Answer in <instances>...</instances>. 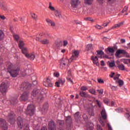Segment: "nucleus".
Here are the masks:
<instances>
[{"mask_svg": "<svg viewBox=\"0 0 130 130\" xmlns=\"http://www.w3.org/2000/svg\"><path fill=\"white\" fill-rule=\"evenodd\" d=\"M42 44H48L49 43V41L48 39H44L41 41Z\"/></svg>", "mask_w": 130, "mask_h": 130, "instance_id": "30", "label": "nucleus"}, {"mask_svg": "<svg viewBox=\"0 0 130 130\" xmlns=\"http://www.w3.org/2000/svg\"><path fill=\"white\" fill-rule=\"evenodd\" d=\"M32 85L29 82H23L20 86L19 90L20 91H24L20 98V101H27L29 99L30 93L28 90L31 89Z\"/></svg>", "mask_w": 130, "mask_h": 130, "instance_id": "1", "label": "nucleus"}, {"mask_svg": "<svg viewBox=\"0 0 130 130\" xmlns=\"http://www.w3.org/2000/svg\"><path fill=\"white\" fill-rule=\"evenodd\" d=\"M0 126L3 130L8 129V124L6 122V120L3 118L0 119Z\"/></svg>", "mask_w": 130, "mask_h": 130, "instance_id": "12", "label": "nucleus"}, {"mask_svg": "<svg viewBox=\"0 0 130 130\" xmlns=\"http://www.w3.org/2000/svg\"><path fill=\"white\" fill-rule=\"evenodd\" d=\"M104 102L105 103V104H108V100H104Z\"/></svg>", "mask_w": 130, "mask_h": 130, "instance_id": "64", "label": "nucleus"}, {"mask_svg": "<svg viewBox=\"0 0 130 130\" xmlns=\"http://www.w3.org/2000/svg\"><path fill=\"white\" fill-rule=\"evenodd\" d=\"M98 82H99L100 83V84H104V81L102 79H98Z\"/></svg>", "mask_w": 130, "mask_h": 130, "instance_id": "57", "label": "nucleus"}, {"mask_svg": "<svg viewBox=\"0 0 130 130\" xmlns=\"http://www.w3.org/2000/svg\"><path fill=\"white\" fill-rule=\"evenodd\" d=\"M46 21L47 23H48L49 24H51L52 22V20H51L48 18L46 19Z\"/></svg>", "mask_w": 130, "mask_h": 130, "instance_id": "52", "label": "nucleus"}, {"mask_svg": "<svg viewBox=\"0 0 130 130\" xmlns=\"http://www.w3.org/2000/svg\"><path fill=\"white\" fill-rule=\"evenodd\" d=\"M125 116L127 117V118L129 120H130V115H129V113H126Z\"/></svg>", "mask_w": 130, "mask_h": 130, "instance_id": "56", "label": "nucleus"}, {"mask_svg": "<svg viewBox=\"0 0 130 130\" xmlns=\"http://www.w3.org/2000/svg\"><path fill=\"white\" fill-rule=\"evenodd\" d=\"M89 93L92 94L93 95H96V90L94 89L91 88L89 90Z\"/></svg>", "mask_w": 130, "mask_h": 130, "instance_id": "32", "label": "nucleus"}, {"mask_svg": "<svg viewBox=\"0 0 130 130\" xmlns=\"http://www.w3.org/2000/svg\"><path fill=\"white\" fill-rule=\"evenodd\" d=\"M127 9H128V6H125L122 11V13H124V12H126Z\"/></svg>", "mask_w": 130, "mask_h": 130, "instance_id": "48", "label": "nucleus"}, {"mask_svg": "<svg viewBox=\"0 0 130 130\" xmlns=\"http://www.w3.org/2000/svg\"><path fill=\"white\" fill-rule=\"evenodd\" d=\"M92 49L93 47L91 44L87 45L86 48V50H92Z\"/></svg>", "mask_w": 130, "mask_h": 130, "instance_id": "31", "label": "nucleus"}, {"mask_svg": "<svg viewBox=\"0 0 130 130\" xmlns=\"http://www.w3.org/2000/svg\"><path fill=\"white\" fill-rule=\"evenodd\" d=\"M119 87H121V86L123 85V81L121 80H119L118 81Z\"/></svg>", "mask_w": 130, "mask_h": 130, "instance_id": "38", "label": "nucleus"}, {"mask_svg": "<svg viewBox=\"0 0 130 130\" xmlns=\"http://www.w3.org/2000/svg\"><path fill=\"white\" fill-rule=\"evenodd\" d=\"M86 129L87 130H93V123H88L86 125Z\"/></svg>", "mask_w": 130, "mask_h": 130, "instance_id": "25", "label": "nucleus"}, {"mask_svg": "<svg viewBox=\"0 0 130 130\" xmlns=\"http://www.w3.org/2000/svg\"><path fill=\"white\" fill-rule=\"evenodd\" d=\"M105 51H106L107 53H108V52H110V53H114V49L112 48H108L105 50Z\"/></svg>", "mask_w": 130, "mask_h": 130, "instance_id": "26", "label": "nucleus"}, {"mask_svg": "<svg viewBox=\"0 0 130 130\" xmlns=\"http://www.w3.org/2000/svg\"><path fill=\"white\" fill-rule=\"evenodd\" d=\"M114 75H115V73L113 72H112L110 75V78H113V76H114Z\"/></svg>", "mask_w": 130, "mask_h": 130, "instance_id": "63", "label": "nucleus"}, {"mask_svg": "<svg viewBox=\"0 0 130 130\" xmlns=\"http://www.w3.org/2000/svg\"><path fill=\"white\" fill-rule=\"evenodd\" d=\"M80 95L81 97H83L84 98H87V97H89V95L87 93H86L85 92H84V91H80Z\"/></svg>", "mask_w": 130, "mask_h": 130, "instance_id": "23", "label": "nucleus"}, {"mask_svg": "<svg viewBox=\"0 0 130 130\" xmlns=\"http://www.w3.org/2000/svg\"><path fill=\"white\" fill-rule=\"evenodd\" d=\"M66 128L68 130L73 129V125H72V118L71 117H68L66 120Z\"/></svg>", "mask_w": 130, "mask_h": 130, "instance_id": "8", "label": "nucleus"}, {"mask_svg": "<svg viewBox=\"0 0 130 130\" xmlns=\"http://www.w3.org/2000/svg\"><path fill=\"white\" fill-rule=\"evenodd\" d=\"M8 84L5 82H3L0 86V91L2 94H5L7 93V90H8Z\"/></svg>", "mask_w": 130, "mask_h": 130, "instance_id": "9", "label": "nucleus"}, {"mask_svg": "<svg viewBox=\"0 0 130 130\" xmlns=\"http://www.w3.org/2000/svg\"><path fill=\"white\" fill-rule=\"evenodd\" d=\"M23 130H30V129H29V125L28 124L25 125V127Z\"/></svg>", "mask_w": 130, "mask_h": 130, "instance_id": "49", "label": "nucleus"}, {"mask_svg": "<svg viewBox=\"0 0 130 130\" xmlns=\"http://www.w3.org/2000/svg\"><path fill=\"white\" fill-rule=\"evenodd\" d=\"M101 66H102V67L105 66V63H104V61H103V60L101 61Z\"/></svg>", "mask_w": 130, "mask_h": 130, "instance_id": "62", "label": "nucleus"}, {"mask_svg": "<svg viewBox=\"0 0 130 130\" xmlns=\"http://www.w3.org/2000/svg\"><path fill=\"white\" fill-rule=\"evenodd\" d=\"M26 114L27 116H33L35 112V107L33 105H28L26 110Z\"/></svg>", "mask_w": 130, "mask_h": 130, "instance_id": "5", "label": "nucleus"}, {"mask_svg": "<svg viewBox=\"0 0 130 130\" xmlns=\"http://www.w3.org/2000/svg\"><path fill=\"white\" fill-rule=\"evenodd\" d=\"M54 46L56 48H59V47H61L62 46V42L60 41H56L55 42Z\"/></svg>", "mask_w": 130, "mask_h": 130, "instance_id": "19", "label": "nucleus"}, {"mask_svg": "<svg viewBox=\"0 0 130 130\" xmlns=\"http://www.w3.org/2000/svg\"><path fill=\"white\" fill-rule=\"evenodd\" d=\"M49 8L51 11H54V8L52 6H51V3H49Z\"/></svg>", "mask_w": 130, "mask_h": 130, "instance_id": "40", "label": "nucleus"}, {"mask_svg": "<svg viewBox=\"0 0 130 130\" xmlns=\"http://www.w3.org/2000/svg\"><path fill=\"white\" fill-rule=\"evenodd\" d=\"M91 59L92 60L94 64H95L97 67L99 66V61H98V57L97 56H92L91 57Z\"/></svg>", "mask_w": 130, "mask_h": 130, "instance_id": "16", "label": "nucleus"}, {"mask_svg": "<svg viewBox=\"0 0 130 130\" xmlns=\"http://www.w3.org/2000/svg\"><path fill=\"white\" fill-rule=\"evenodd\" d=\"M79 54H80L79 51H74L72 53V56L70 58V60H71V61H73V60H77V59L79 58Z\"/></svg>", "mask_w": 130, "mask_h": 130, "instance_id": "11", "label": "nucleus"}, {"mask_svg": "<svg viewBox=\"0 0 130 130\" xmlns=\"http://www.w3.org/2000/svg\"><path fill=\"white\" fill-rule=\"evenodd\" d=\"M97 53L99 55H103L104 54V52L102 50L97 51Z\"/></svg>", "mask_w": 130, "mask_h": 130, "instance_id": "44", "label": "nucleus"}, {"mask_svg": "<svg viewBox=\"0 0 130 130\" xmlns=\"http://www.w3.org/2000/svg\"><path fill=\"white\" fill-rule=\"evenodd\" d=\"M74 116L76 120L77 121H79V120H81V118H82V115L79 112L75 113Z\"/></svg>", "mask_w": 130, "mask_h": 130, "instance_id": "18", "label": "nucleus"}, {"mask_svg": "<svg viewBox=\"0 0 130 130\" xmlns=\"http://www.w3.org/2000/svg\"><path fill=\"white\" fill-rule=\"evenodd\" d=\"M115 66V62L114 61H112L109 63V67L110 68H113Z\"/></svg>", "mask_w": 130, "mask_h": 130, "instance_id": "36", "label": "nucleus"}, {"mask_svg": "<svg viewBox=\"0 0 130 130\" xmlns=\"http://www.w3.org/2000/svg\"><path fill=\"white\" fill-rule=\"evenodd\" d=\"M116 111H117V112H118L119 113H120V112H122V111H123V110L121 108H119L116 110Z\"/></svg>", "mask_w": 130, "mask_h": 130, "instance_id": "42", "label": "nucleus"}, {"mask_svg": "<svg viewBox=\"0 0 130 130\" xmlns=\"http://www.w3.org/2000/svg\"><path fill=\"white\" fill-rule=\"evenodd\" d=\"M50 24H51V27H54L55 26V23L53 21H52V22H51Z\"/></svg>", "mask_w": 130, "mask_h": 130, "instance_id": "61", "label": "nucleus"}, {"mask_svg": "<svg viewBox=\"0 0 130 130\" xmlns=\"http://www.w3.org/2000/svg\"><path fill=\"white\" fill-rule=\"evenodd\" d=\"M123 25V22H121L118 24H115L114 26H112L111 28V29L114 30V29H116V28H119V27H121V26H122Z\"/></svg>", "mask_w": 130, "mask_h": 130, "instance_id": "22", "label": "nucleus"}, {"mask_svg": "<svg viewBox=\"0 0 130 130\" xmlns=\"http://www.w3.org/2000/svg\"><path fill=\"white\" fill-rule=\"evenodd\" d=\"M40 93V90L35 88L33 90L31 95L32 96H33V97H36V96L38 95V101H41V100H43V97H44V94H43L42 92H41V93Z\"/></svg>", "mask_w": 130, "mask_h": 130, "instance_id": "3", "label": "nucleus"}, {"mask_svg": "<svg viewBox=\"0 0 130 130\" xmlns=\"http://www.w3.org/2000/svg\"><path fill=\"white\" fill-rule=\"evenodd\" d=\"M17 125L20 128H23L24 122H23V119H22L21 117H18L17 118Z\"/></svg>", "mask_w": 130, "mask_h": 130, "instance_id": "15", "label": "nucleus"}, {"mask_svg": "<svg viewBox=\"0 0 130 130\" xmlns=\"http://www.w3.org/2000/svg\"><path fill=\"white\" fill-rule=\"evenodd\" d=\"M43 85L45 86V87H52L53 84L50 82V80L47 78L46 81L43 83Z\"/></svg>", "mask_w": 130, "mask_h": 130, "instance_id": "17", "label": "nucleus"}, {"mask_svg": "<svg viewBox=\"0 0 130 130\" xmlns=\"http://www.w3.org/2000/svg\"><path fill=\"white\" fill-rule=\"evenodd\" d=\"M120 54H123V55H126L128 56V53L124 50H118L116 52V56H118Z\"/></svg>", "mask_w": 130, "mask_h": 130, "instance_id": "14", "label": "nucleus"}, {"mask_svg": "<svg viewBox=\"0 0 130 130\" xmlns=\"http://www.w3.org/2000/svg\"><path fill=\"white\" fill-rule=\"evenodd\" d=\"M88 114H89L91 116H93V115H94V112L93 111V110H90L88 112Z\"/></svg>", "mask_w": 130, "mask_h": 130, "instance_id": "45", "label": "nucleus"}, {"mask_svg": "<svg viewBox=\"0 0 130 130\" xmlns=\"http://www.w3.org/2000/svg\"><path fill=\"white\" fill-rule=\"evenodd\" d=\"M46 21L47 23H48L49 24H51L52 22V20H51L48 18L46 19Z\"/></svg>", "mask_w": 130, "mask_h": 130, "instance_id": "53", "label": "nucleus"}, {"mask_svg": "<svg viewBox=\"0 0 130 130\" xmlns=\"http://www.w3.org/2000/svg\"><path fill=\"white\" fill-rule=\"evenodd\" d=\"M4 37H5V34L3 32V31L0 30V40H2L4 39Z\"/></svg>", "mask_w": 130, "mask_h": 130, "instance_id": "34", "label": "nucleus"}, {"mask_svg": "<svg viewBox=\"0 0 130 130\" xmlns=\"http://www.w3.org/2000/svg\"><path fill=\"white\" fill-rule=\"evenodd\" d=\"M0 7L2 10H3L4 11H6L7 10V6H5V4L3 2H0Z\"/></svg>", "mask_w": 130, "mask_h": 130, "instance_id": "28", "label": "nucleus"}, {"mask_svg": "<svg viewBox=\"0 0 130 130\" xmlns=\"http://www.w3.org/2000/svg\"><path fill=\"white\" fill-rule=\"evenodd\" d=\"M87 87H86V86H82V87H81V91H86V90H87Z\"/></svg>", "mask_w": 130, "mask_h": 130, "instance_id": "50", "label": "nucleus"}, {"mask_svg": "<svg viewBox=\"0 0 130 130\" xmlns=\"http://www.w3.org/2000/svg\"><path fill=\"white\" fill-rule=\"evenodd\" d=\"M120 76V75L118 74V75H117L114 78V80H118V78H119Z\"/></svg>", "mask_w": 130, "mask_h": 130, "instance_id": "59", "label": "nucleus"}, {"mask_svg": "<svg viewBox=\"0 0 130 130\" xmlns=\"http://www.w3.org/2000/svg\"><path fill=\"white\" fill-rule=\"evenodd\" d=\"M111 89H112L113 91H116V90H117V86H114L111 85Z\"/></svg>", "mask_w": 130, "mask_h": 130, "instance_id": "43", "label": "nucleus"}, {"mask_svg": "<svg viewBox=\"0 0 130 130\" xmlns=\"http://www.w3.org/2000/svg\"><path fill=\"white\" fill-rule=\"evenodd\" d=\"M48 126L49 130H56V126H55V124L53 120H51L49 122Z\"/></svg>", "mask_w": 130, "mask_h": 130, "instance_id": "13", "label": "nucleus"}, {"mask_svg": "<svg viewBox=\"0 0 130 130\" xmlns=\"http://www.w3.org/2000/svg\"><path fill=\"white\" fill-rule=\"evenodd\" d=\"M79 3V0H72L71 1V5L72 8H76L78 6Z\"/></svg>", "mask_w": 130, "mask_h": 130, "instance_id": "21", "label": "nucleus"}, {"mask_svg": "<svg viewBox=\"0 0 130 130\" xmlns=\"http://www.w3.org/2000/svg\"><path fill=\"white\" fill-rule=\"evenodd\" d=\"M95 28L96 29H98V30H101L102 29H103V27L98 24H96L95 26Z\"/></svg>", "mask_w": 130, "mask_h": 130, "instance_id": "39", "label": "nucleus"}, {"mask_svg": "<svg viewBox=\"0 0 130 130\" xmlns=\"http://www.w3.org/2000/svg\"><path fill=\"white\" fill-rule=\"evenodd\" d=\"M63 46H67L68 45V41H63L62 42Z\"/></svg>", "mask_w": 130, "mask_h": 130, "instance_id": "55", "label": "nucleus"}, {"mask_svg": "<svg viewBox=\"0 0 130 130\" xmlns=\"http://www.w3.org/2000/svg\"><path fill=\"white\" fill-rule=\"evenodd\" d=\"M98 93L102 95V94H103V89H98L97 90Z\"/></svg>", "mask_w": 130, "mask_h": 130, "instance_id": "51", "label": "nucleus"}, {"mask_svg": "<svg viewBox=\"0 0 130 130\" xmlns=\"http://www.w3.org/2000/svg\"><path fill=\"white\" fill-rule=\"evenodd\" d=\"M6 66L7 67L8 73H9L12 78H16V77L19 75V72L21 69L20 66L14 65L12 64V63L8 62L6 63Z\"/></svg>", "mask_w": 130, "mask_h": 130, "instance_id": "2", "label": "nucleus"}, {"mask_svg": "<svg viewBox=\"0 0 130 130\" xmlns=\"http://www.w3.org/2000/svg\"><path fill=\"white\" fill-rule=\"evenodd\" d=\"M13 37L15 40H18V39H19V36L17 35H14Z\"/></svg>", "mask_w": 130, "mask_h": 130, "instance_id": "54", "label": "nucleus"}, {"mask_svg": "<svg viewBox=\"0 0 130 130\" xmlns=\"http://www.w3.org/2000/svg\"><path fill=\"white\" fill-rule=\"evenodd\" d=\"M31 17H32V18H33L34 20H36L37 19V15H36V14H35V13L31 14Z\"/></svg>", "mask_w": 130, "mask_h": 130, "instance_id": "41", "label": "nucleus"}, {"mask_svg": "<svg viewBox=\"0 0 130 130\" xmlns=\"http://www.w3.org/2000/svg\"><path fill=\"white\" fill-rule=\"evenodd\" d=\"M55 16L57 17V18H58V19H61V18H62L61 14L60 13V12L59 11H56L55 12Z\"/></svg>", "mask_w": 130, "mask_h": 130, "instance_id": "24", "label": "nucleus"}, {"mask_svg": "<svg viewBox=\"0 0 130 130\" xmlns=\"http://www.w3.org/2000/svg\"><path fill=\"white\" fill-rule=\"evenodd\" d=\"M11 104H17L18 103V100L17 98H14L10 101Z\"/></svg>", "mask_w": 130, "mask_h": 130, "instance_id": "29", "label": "nucleus"}, {"mask_svg": "<svg viewBox=\"0 0 130 130\" xmlns=\"http://www.w3.org/2000/svg\"><path fill=\"white\" fill-rule=\"evenodd\" d=\"M57 122L58 124L60 125L61 126H62V125L64 124V121L62 120H58Z\"/></svg>", "mask_w": 130, "mask_h": 130, "instance_id": "35", "label": "nucleus"}, {"mask_svg": "<svg viewBox=\"0 0 130 130\" xmlns=\"http://www.w3.org/2000/svg\"><path fill=\"white\" fill-rule=\"evenodd\" d=\"M21 51L22 53L24 54L26 57H27V58H29V59H30V60H34V58H35V55H34V54L27 53V51H28V50L25 47L22 48Z\"/></svg>", "mask_w": 130, "mask_h": 130, "instance_id": "6", "label": "nucleus"}, {"mask_svg": "<svg viewBox=\"0 0 130 130\" xmlns=\"http://www.w3.org/2000/svg\"><path fill=\"white\" fill-rule=\"evenodd\" d=\"M96 104L99 106V107H101V105L98 100H96Z\"/></svg>", "mask_w": 130, "mask_h": 130, "instance_id": "60", "label": "nucleus"}, {"mask_svg": "<svg viewBox=\"0 0 130 130\" xmlns=\"http://www.w3.org/2000/svg\"><path fill=\"white\" fill-rule=\"evenodd\" d=\"M86 21H90L91 22H93V20L91 18V17H86L84 19Z\"/></svg>", "mask_w": 130, "mask_h": 130, "instance_id": "46", "label": "nucleus"}, {"mask_svg": "<svg viewBox=\"0 0 130 130\" xmlns=\"http://www.w3.org/2000/svg\"><path fill=\"white\" fill-rule=\"evenodd\" d=\"M101 114L102 115V118H100V122L101 123L102 126L105 125V120L107 119V113H106V111L105 109H103L101 112Z\"/></svg>", "mask_w": 130, "mask_h": 130, "instance_id": "4", "label": "nucleus"}, {"mask_svg": "<svg viewBox=\"0 0 130 130\" xmlns=\"http://www.w3.org/2000/svg\"><path fill=\"white\" fill-rule=\"evenodd\" d=\"M85 4H87V5H91L93 2V0H84Z\"/></svg>", "mask_w": 130, "mask_h": 130, "instance_id": "37", "label": "nucleus"}, {"mask_svg": "<svg viewBox=\"0 0 130 130\" xmlns=\"http://www.w3.org/2000/svg\"><path fill=\"white\" fill-rule=\"evenodd\" d=\"M118 69H119L120 71H124V70H125V68L124 67V65H123V64H118Z\"/></svg>", "mask_w": 130, "mask_h": 130, "instance_id": "27", "label": "nucleus"}, {"mask_svg": "<svg viewBox=\"0 0 130 130\" xmlns=\"http://www.w3.org/2000/svg\"><path fill=\"white\" fill-rule=\"evenodd\" d=\"M72 62L71 59L70 60L66 58H62L60 61V67L61 70L66 69V66H69V63Z\"/></svg>", "mask_w": 130, "mask_h": 130, "instance_id": "7", "label": "nucleus"}, {"mask_svg": "<svg viewBox=\"0 0 130 130\" xmlns=\"http://www.w3.org/2000/svg\"><path fill=\"white\" fill-rule=\"evenodd\" d=\"M67 80H68L69 82H71V83H72V84H74V83L73 82V80H72V78H71V76H69L67 77Z\"/></svg>", "mask_w": 130, "mask_h": 130, "instance_id": "47", "label": "nucleus"}, {"mask_svg": "<svg viewBox=\"0 0 130 130\" xmlns=\"http://www.w3.org/2000/svg\"><path fill=\"white\" fill-rule=\"evenodd\" d=\"M54 77H56L57 78L58 77H59V73H57V72H56V73H54Z\"/></svg>", "mask_w": 130, "mask_h": 130, "instance_id": "58", "label": "nucleus"}, {"mask_svg": "<svg viewBox=\"0 0 130 130\" xmlns=\"http://www.w3.org/2000/svg\"><path fill=\"white\" fill-rule=\"evenodd\" d=\"M64 79H59L58 81L55 82V85L57 86V87H59V85L64 84Z\"/></svg>", "mask_w": 130, "mask_h": 130, "instance_id": "20", "label": "nucleus"}, {"mask_svg": "<svg viewBox=\"0 0 130 130\" xmlns=\"http://www.w3.org/2000/svg\"><path fill=\"white\" fill-rule=\"evenodd\" d=\"M7 119L11 124H13V123H15V121H16V120L14 117L13 112H11L10 113H9L8 116L7 117Z\"/></svg>", "mask_w": 130, "mask_h": 130, "instance_id": "10", "label": "nucleus"}, {"mask_svg": "<svg viewBox=\"0 0 130 130\" xmlns=\"http://www.w3.org/2000/svg\"><path fill=\"white\" fill-rule=\"evenodd\" d=\"M24 42H23V41H20L19 42V47L20 49H22L23 48H24Z\"/></svg>", "mask_w": 130, "mask_h": 130, "instance_id": "33", "label": "nucleus"}]
</instances>
